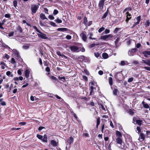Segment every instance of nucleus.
I'll list each match as a JSON object with an SVG mask.
<instances>
[{
	"label": "nucleus",
	"instance_id": "obj_8",
	"mask_svg": "<svg viewBox=\"0 0 150 150\" xmlns=\"http://www.w3.org/2000/svg\"><path fill=\"white\" fill-rule=\"evenodd\" d=\"M80 36L82 40L85 42L87 40L86 33L85 32H83L80 34Z\"/></svg>",
	"mask_w": 150,
	"mask_h": 150
},
{
	"label": "nucleus",
	"instance_id": "obj_58",
	"mask_svg": "<svg viewBox=\"0 0 150 150\" xmlns=\"http://www.w3.org/2000/svg\"><path fill=\"white\" fill-rule=\"evenodd\" d=\"M144 68L145 69L147 70L150 71V67H144Z\"/></svg>",
	"mask_w": 150,
	"mask_h": 150
},
{
	"label": "nucleus",
	"instance_id": "obj_7",
	"mask_svg": "<svg viewBox=\"0 0 150 150\" xmlns=\"http://www.w3.org/2000/svg\"><path fill=\"white\" fill-rule=\"evenodd\" d=\"M116 87L115 86L111 87V89L113 91V94L115 96H117L118 93H119V91Z\"/></svg>",
	"mask_w": 150,
	"mask_h": 150
},
{
	"label": "nucleus",
	"instance_id": "obj_12",
	"mask_svg": "<svg viewBox=\"0 0 150 150\" xmlns=\"http://www.w3.org/2000/svg\"><path fill=\"white\" fill-rule=\"evenodd\" d=\"M105 0H100L98 4V6L99 8L101 9H103V8L104 3Z\"/></svg>",
	"mask_w": 150,
	"mask_h": 150
},
{
	"label": "nucleus",
	"instance_id": "obj_11",
	"mask_svg": "<svg viewBox=\"0 0 150 150\" xmlns=\"http://www.w3.org/2000/svg\"><path fill=\"white\" fill-rule=\"evenodd\" d=\"M120 73V72L115 73L114 76L115 78L118 80H120L121 77V75Z\"/></svg>",
	"mask_w": 150,
	"mask_h": 150
},
{
	"label": "nucleus",
	"instance_id": "obj_40",
	"mask_svg": "<svg viewBox=\"0 0 150 150\" xmlns=\"http://www.w3.org/2000/svg\"><path fill=\"white\" fill-rule=\"evenodd\" d=\"M35 98L34 97H33V96H31L30 98V100L32 101H34V100H36V98L35 97Z\"/></svg>",
	"mask_w": 150,
	"mask_h": 150
},
{
	"label": "nucleus",
	"instance_id": "obj_49",
	"mask_svg": "<svg viewBox=\"0 0 150 150\" xmlns=\"http://www.w3.org/2000/svg\"><path fill=\"white\" fill-rule=\"evenodd\" d=\"M4 57L6 58L7 59H8L10 57V56L6 54H5L4 55Z\"/></svg>",
	"mask_w": 150,
	"mask_h": 150
},
{
	"label": "nucleus",
	"instance_id": "obj_14",
	"mask_svg": "<svg viewBox=\"0 0 150 150\" xmlns=\"http://www.w3.org/2000/svg\"><path fill=\"white\" fill-rule=\"evenodd\" d=\"M50 144L53 146L56 147L57 146L58 143V142H56L55 140H52L50 142Z\"/></svg>",
	"mask_w": 150,
	"mask_h": 150
},
{
	"label": "nucleus",
	"instance_id": "obj_57",
	"mask_svg": "<svg viewBox=\"0 0 150 150\" xmlns=\"http://www.w3.org/2000/svg\"><path fill=\"white\" fill-rule=\"evenodd\" d=\"M4 23H0V28L1 29H4V28H3V27L2 26Z\"/></svg>",
	"mask_w": 150,
	"mask_h": 150
},
{
	"label": "nucleus",
	"instance_id": "obj_47",
	"mask_svg": "<svg viewBox=\"0 0 150 150\" xmlns=\"http://www.w3.org/2000/svg\"><path fill=\"white\" fill-rule=\"evenodd\" d=\"M94 55L96 57H98L100 56V54L98 52H95Z\"/></svg>",
	"mask_w": 150,
	"mask_h": 150
},
{
	"label": "nucleus",
	"instance_id": "obj_29",
	"mask_svg": "<svg viewBox=\"0 0 150 150\" xmlns=\"http://www.w3.org/2000/svg\"><path fill=\"white\" fill-rule=\"evenodd\" d=\"M29 45H28L26 44V45H24L23 46L22 48L23 49L27 50V49H28L29 48Z\"/></svg>",
	"mask_w": 150,
	"mask_h": 150
},
{
	"label": "nucleus",
	"instance_id": "obj_15",
	"mask_svg": "<svg viewBox=\"0 0 150 150\" xmlns=\"http://www.w3.org/2000/svg\"><path fill=\"white\" fill-rule=\"evenodd\" d=\"M142 63L146 64L147 65L150 66V59H146V60H142Z\"/></svg>",
	"mask_w": 150,
	"mask_h": 150
},
{
	"label": "nucleus",
	"instance_id": "obj_44",
	"mask_svg": "<svg viewBox=\"0 0 150 150\" xmlns=\"http://www.w3.org/2000/svg\"><path fill=\"white\" fill-rule=\"evenodd\" d=\"M33 28L38 33L40 31L37 28V27L35 26H34L33 27Z\"/></svg>",
	"mask_w": 150,
	"mask_h": 150
},
{
	"label": "nucleus",
	"instance_id": "obj_52",
	"mask_svg": "<svg viewBox=\"0 0 150 150\" xmlns=\"http://www.w3.org/2000/svg\"><path fill=\"white\" fill-rule=\"evenodd\" d=\"M141 46V45L140 43H138L137 44L136 47L137 48H138Z\"/></svg>",
	"mask_w": 150,
	"mask_h": 150
},
{
	"label": "nucleus",
	"instance_id": "obj_3",
	"mask_svg": "<svg viewBox=\"0 0 150 150\" xmlns=\"http://www.w3.org/2000/svg\"><path fill=\"white\" fill-rule=\"evenodd\" d=\"M113 37V36L111 34H109L107 35L102 36L100 37V39L104 40L107 41L110 40Z\"/></svg>",
	"mask_w": 150,
	"mask_h": 150
},
{
	"label": "nucleus",
	"instance_id": "obj_64",
	"mask_svg": "<svg viewBox=\"0 0 150 150\" xmlns=\"http://www.w3.org/2000/svg\"><path fill=\"white\" fill-rule=\"evenodd\" d=\"M119 40V38H117L116 40L115 41V45H116L117 44Z\"/></svg>",
	"mask_w": 150,
	"mask_h": 150
},
{
	"label": "nucleus",
	"instance_id": "obj_31",
	"mask_svg": "<svg viewBox=\"0 0 150 150\" xmlns=\"http://www.w3.org/2000/svg\"><path fill=\"white\" fill-rule=\"evenodd\" d=\"M55 21L56 22L58 23H61L62 22V20L59 19L58 18H57L55 20Z\"/></svg>",
	"mask_w": 150,
	"mask_h": 150
},
{
	"label": "nucleus",
	"instance_id": "obj_9",
	"mask_svg": "<svg viewBox=\"0 0 150 150\" xmlns=\"http://www.w3.org/2000/svg\"><path fill=\"white\" fill-rule=\"evenodd\" d=\"M142 54L144 55L146 57H148V55H150V49H148L147 50L143 51Z\"/></svg>",
	"mask_w": 150,
	"mask_h": 150
},
{
	"label": "nucleus",
	"instance_id": "obj_13",
	"mask_svg": "<svg viewBox=\"0 0 150 150\" xmlns=\"http://www.w3.org/2000/svg\"><path fill=\"white\" fill-rule=\"evenodd\" d=\"M126 21L127 23L130 20L131 18V15L129 14L128 12H127L126 13Z\"/></svg>",
	"mask_w": 150,
	"mask_h": 150
},
{
	"label": "nucleus",
	"instance_id": "obj_53",
	"mask_svg": "<svg viewBox=\"0 0 150 150\" xmlns=\"http://www.w3.org/2000/svg\"><path fill=\"white\" fill-rule=\"evenodd\" d=\"M66 38L67 39H68V40H70L71 39V36L70 35H67L66 36Z\"/></svg>",
	"mask_w": 150,
	"mask_h": 150
},
{
	"label": "nucleus",
	"instance_id": "obj_6",
	"mask_svg": "<svg viewBox=\"0 0 150 150\" xmlns=\"http://www.w3.org/2000/svg\"><path fill=\"white\" fill-rule=\"evenodd\" d=\"M71 50L73 52H77L80 51V50L78 47L76 46H72L69 47Z\"/></svg>",
	"mask_w": 150,
	"mask_h": 150
},
{
	"label": "nucleus",
	"instance_id": "obj_19",
	"mask_svg": "<svg viewBox=\"0 0 150 150\" xmlns=\"http://www.w3.org/2000/svg\"><path fill=\"white\" fill-rule=\"evenodd\" d=\"M142 103L144 107L146 108H149V106L147 103H146L145 102L143 101L142 102Z\"/></svg>",
	"mask_w": 150,
	"mask_h": 150
},
{
	"label": "nucleus",
	"instance_id": "obj_63",
	"mask_svg": "<svg viewBox=\"0 0 150 150\" xmlns=\"http://www.w3.org/2000/svg\"><path fill=\"white\" fill-rule=\"evenodd\" d=\"M11 73L10 71H7L6 73V74L8 76H9L10 75H11Z\"/></svg>",
	"mask_w": 150,
	"mask_h": 150
},
{
	"label": "nucleus",
	"instance_id": "obj_22",
	"mask_svg": "<svg viewBox=\"0 0 150 150\" xmlns=\"http://www.w3.org/2000/svg\"><path fill=\"white\" fill-rule=\"evenodd\" d=\"M128 64L127 61H123L121 62L120 64L121 66H124L125 65H127Z\"/></svg>",
	"mask_w": 150,
	"mask_h": 150
},
{
	"label": "nucleus",
	"instance_id": "obj_56",
	"mask_svg": "<svg viewBox=\"0 0 150 150\" xmlns=\"http://www.w3.org/2000/svg\"><path fill=\"white\" fill-rule=\"evenodd\" d=\"M45 128V127L42 126L39 127L38 129V130L39 131H40L42 129Z\"/></svg>",
	"mask_w": 150,
	"mask_h": 150
},
{
	"label": "nucleus",
	"instance_id": "obj_59",
	"mask_svg": "<svg viewBox=\"0 0 150 150\" xmlns=\"http://www.w3.org/2000/svg\"><path fill=\"white\" fill-rule=\"evenodd\" d=\"M18 31H19L21 33L22 32V29L20 27H19L18 28Z\"/></svg>",
	"mask_w": 150,
	"mask_h": 150
},
{
	"label": "nucleus",
	"instance_id": "obj_61",
	"mask_svg": "<svg viewBox=\"0 0 150 150\" xmlns=\"http://www.w3.org/2000/svg\"><path fill=\"white\" fill-rule=\"evenodd\" d=\"M133 63L135 64H139V62L138 61H134Z\"/></svg>",
	"mask_w": 150,
	"mask_h": 150
},
{
	"label": "nucleus",
	"instance_id": "obj_50",
	"mask_svg": "<svg viewBox=\"0 0 150 150\" xmlns=\"http://www.w3.org/2000/svg\"><path fill=\"white\" fill-rule=\"evenodd\" d=\"M108 14V13L107 12H106L104 14L103 16V18H105L106 17V16H107Z\"/></svg>",
	"mask_w": 150,
	"mask_h": 150
},
{
	"label": "nucleus",
	"instance_id": "obj_17",
	"mask_svg": "<svg viewBox=\"0 0 150 150\" xmlns=\"http://www.w3.org/2000/svg\"><path fill=\"white\" fill-rule=\"evenodd\" d=\"M73 138L72 137H70L69 139L67 141V142L69 145H70L73 142Z\"/></svg>",
	"mask_w": 150,
	"mask_h": 150
},
{
	"label": "nucleus",
	"instance_id": "obj_33",
	"mask_svg": "<svg viewBox=\"0 0 150 150\" xmlns=\"http://www.w3.org/2000/svg\"><path fill=\"white\" fill-rule=\"evenodd\" d=\"M142 121L140 120H137L136 123H137L139 125H141L142 124Z\"/></svg>",
	"mask_w": 150,
	"mask_h": 150
},
{
	"label": "nucleus",
	"instance_id": "obj_42",
	"mask_svg": "<svg viewBox=\"0 0 150 150\" xmlns=\"http://www.w3.org/2000/svg\"><path fill=\"white\" fill-rule=\"evenodd\" d=\"M48 18L51 20H54V17L52 15H49Z\"/></svg>",
	"mask_w": 150,
	"mask_h": 150
},
{
	"label": "nucleus",
	"instance_id": "obj_35",
	"mask_svg": "<svg viewBox=\"0 0 150 150\" xmlns=\"http://www.w3.org/2000/svg\"><path fill=\"white\" fill-rule=\"evenodd\" d=\"M105 29V28L104 27H102L101 28H100L98 30V32L99 33H100L101 32L104 30Z\"/></svg>",
	"mask_w": 150,
	"mask_h": 150
},
{
	"label": "nucleus",
	"instance_id": "obj_62",
	"mask_svg": "<svg viewBox=\"0 0 150 150\" xmlns=\"http://www.w3.org/2000/svg\"><path fill=\"white\" fill-rule=\"evenodd\" d=\"M98 73L99 75H101L103 74V71H102L101 70H100L98 72Z\"/></svg>",
	"mask_w": 150,
	"mask_h": 150
},
{
	"label": "nucleus",
	"instance_id": "obj_2",
	"mask_svg": "<svg viewBox=\"0 0 150 150\" xmlns=\"http://www.w3.org/2000/svg\"><path fill=\"white\" fill-rule=\"evenodd\" d=\"M39 8V6L37 5L32 4L31 5V9L32 11V14L33 15L36 13Z\"/></svg>",
	"mask_w": 150,
	"mask_h": 150
},
{
	"label": "nucleus",
	"instance_id": "obj_32",
	"mask_svg": "<svg viewBox=\"0 0 150 150\" xmlns=\"http://www.w3.org/2000/svg\"><path fill=\"white\" fill-rule=\"evenodd\" d=\"M1 67L2 69H5L4 66H5V63L3 62H1Z\"/></svg>",
	"mask_w": 150,
	"mask_h": 150
},
{
	"label": "nucleus",
	"instance_id": "obj_26",
	"mask_svg": "<svg viewBox=\"0 0 150 150\" xmlns=\"http://www.w3.org/2000/svg\"><path fill=\"white\" fill-rule=\"evenodd\" d=\"M94 89V88L92 86H91L90 87V95H91L92 94V93L94 92L93 90Z\"/></svg>",
	"mask_w": 150,
	"mask_h": 150
},
{
	"label": "nucleus",
	"instance_id": "obj_51",
	"mask_svg": "<svg viewBox=\"0 0 150 150\" xmlns=\"http://www.w3.org/2000/svg\"><path fill=\"white\" fill-rule=\"evenodd\" d=\"M57 54L59 55V56H65L64 55H63V54H62L59 51H58L57 52Z\"/></svg>",
	"mask_w": 150,
	"mask_h": 150
},
{
	"label": "nucleus",
	"instance_id": "obj_16",
	"mask_svg": "<svg viewBox=\"0 0 150 150\" xmlns=\"http://www.w3.org/2000/svg\"><path fill=\"white\" fill-rule=\"evenodd\" d=\"M93 35V34L91 32H90L89 33L88 35V36L89 37V38L90 39H92V40H96V38H92V36Z\"/></svg>",
	"mask_w": 150,
	"mask_h": 150
},
{
	"label": "nucleus",
	"instance_id": "obj_18",
	"mask_svg": "<svg viewBox=\"0 0 150 150\" xmlns=\"http://www.w3.org/2000/svg\"><path fill=\"white\" fill-rule=\"evenodd\" d=\"M29 71L28 69H26L25 71V76L27 78L29 76Z\"/></svg>",
	"mask_w": 150,
	"mask_h": 150
},
{
	"label": "nucleus",
	"instance_id": "obj_30",
	"mask_svg": "<svg viewBox=\"0 0 150 150\" xmlns=\"http://www.w3.org/2000/svg\"><path fill=\"white\" fill-rule=\"evenodd\" d=\"M102 57L104 59H107L108 57V55L106 53H103L102 54Z\"/></svg>",
	"mask_w": 150,
	"mask_h": 150
},
{
	"label": "nucleus",
	"instance_id": "obj_48",
	"mask_svg": "<svg viewBox=\"0 0 150 150\" xmlns=\"http://www.w3.org/2000/svg\"><path fill=\"white\" fill-rule=\"evenodd\" d=\"M110 30L108 29H106L105 31L103 32V33H105V34H108L110 33Z\"/></svg>",
	"mask_w": 150,
	"mask_h": 150
},
{
	"label": "nucleus",
	"instance_id": "obj_45",
	"mask_svg": "<svg viewBox=\"0 0 150 150\" xmlns=\"http://www.w3.org/2000/svg\"><path fill=\"white\" fill-rule=\"evenodd\" d=\"M58 13V11L56 9H54L53 11V14L54 15H56Z\"/></svg>",
	"mask_w": 150,
	"mask_h": 150
},
{
	"label": "nucleus",
	"instance_id": "obj_21",
	"mask_svg": "<svg viewBox=\"0 0 150 150\" xmlns=\"http://www.w3.org/2000/svg\"><path fill=\"white\" fill-rule=\"evenodd\" d=\"M116 136L117 137H121L122 136L121 133L119 131H116Z\"/></svg>",
	"mask_w": 150,
	"mask_h": 150
},
{
	"label": "nucleus",
	"instance_id": "obj_20",
	"mask_svg": "<svg viewBox=\"0 0 150 150\" xmlns=\"http://www.w3.org/2000/svg\"><path fill=\"white\" fill-rule=\"evenodd\" d=\"M40 17L41 19L43 20L45 19H47V18L46 17L45 15L43 13H41L40 14Z\"/></svg>",
	"mask_w": 150,
	"mask_h": 150
},
{
	"label": "nucleus",
	"instance_id": "obj_54",
	"mask_svg": "<svg viewBox=\"0 0 150 150\" xmlns=\"http://www.w3.org/2000/svg\"><path fill=\"white\" fill-rule=\"evenodd\" d=\"M50 24L52 25V26H53L54 27H56L57 26L56 24H55V23H54V22H50Z\"/></svg>",
	"mask_w": 150,
	"mask_h": 150
},
{
	"label": "nucleus",
	"instance_id": "obj_25",
	"mask_svg": "<svg viewBox=\"0 0 150 150\" xmlns=\"http://www.w3.org/2000/svg\"><path fill=\"white\" fill-rule=\"evenodd\" d=\"M58 31L64 32L67 31L68 29L66 28H59L58 29Z\"/></svg>",
	"mask_w": 150,
	"mask_h": 150
},
{
	"label": "nucleus",
	"instance_id": "obj_34",
	"mask_svg": "<svg viewBox=\"0 0 150 150\" xmlns=\"http://www.w3.org/2000/svg\"><path fill=\"white\" fill-rule=\"evenodd\" d=\"M13 4L14 7L16 8L17 6V1L16 0H15L13 1Z\"/></svg>",
	"mask_w": 150,
	"mask_h": 150
},
{
	"label": "nucleus",
	"instance_id": "obj_23",
	"mask_svg": "<svg viewBox=\"0 0 150 150\" xmlns=\"http://www.w3.org/2000/svg\"><path fill=\"white\" fill-rule=\"evenodd\" d=\"M47 135L46 134H45L44 135L43 138L42 139V141L43 142H47Z\"/></svg>",
	"mask_w": 150,
	"mask_h": 150
},
{
	"label": "nucleus",
	"instance_id": "obj_39",
	"mask_svg": "<svg viewBox=\"0 0 150 150\" xmlns=\"http://www.w3.org/2000/svg\"><path fill=\"white\" fill-rule=\"evenodd\" d=\"M37 137H38L39 139H41L43 138V136L40 135L38 134L37 135Z\"/></svg>",
	"mask_w": 150,
	"mask_h": 150
},
{
	"label": "nucleus",
	"instance_id": "obj_37",
	"mask_svg": "<svg viewBox=\"0 0 150 150\" xmlns=\"http://www.w3.org/2000/svg\"><path fill=\"white\" fill-rule=\"evenodd\" d=\"M145 27H147L150 25V22L149 21H146V23L145 24Z\"/></svg>",
	"mask_w": 150,
	"mask_h": 150
},
{
	"label": "nucleus",
	"instance_id": "obj_5",
	"mask_svg": "<svg viewBox=\"0 0 150 150\" xmlns=\"http://www.w3.org/2000/svg\"><path fill=\"white\" fill-rule=\"evenodd\" d=\"M37 35L39 37L42 39H47L48 38L46 34L42 33L40 31L37 33Z\"/></svg>",
	"mask_w": 150,
	"mask_h": 150
},
{
	"label": "nucleus",
	"instance_id": "obj_1",
	"mask_svg": "<svg viewBox=\"0 0 150 150\" xmlns=\"http://www.w3.org/2000/svg\"><path fill=\"white\" fill-rule=\"evenodd\" d=\"M116 142L117 144H118L117 146L118 147L122 149L124 148L123 146H122V140L121 137H117L116 139Z\"/></svg>",
	"mask_w": 150,
	"mask_h": 150
},
{
	"label": "nucleus",
	"instance_id": "obj_24",
	"mask_svg": "<svg viewBox=\"0 0 150 150\" xmlns=\"http://www.w3.org/2000/svg\"><path fill=\"white\" fill-rule=\"evenodd\" d=\"M109 83L111 87L112 86L113 84V79L111 77H110L109 78Z\"/></svg>",
	"mask_w": 150,
	"mask_h": 150
},
{
	"label": "nucleus",
	"instance_id": "obj_46",
	"mask_svg": "<svg viewBox=\"0 0 150 150\" xmlns=\"http://www.w3.org/2000/svg\"><path fill=\"white\" fill-rule=\"evenodd\" d=\"M134 78L133 77H131L129 78L128 80V82H132Z\"/></svg>",
	"mask_w": 150,
	"mask_h": 150
},
{
	"label": "nucleus",
	"instance_id": "obj_55",
	"mask_svg": "<svg viewBox=\"0 0 150 150\" xmlns=\"http://www.w3.org/2000/svg\"><path fill=\"white\" fill-rule=\"evenodd\" d=\"M14 34V32H12L10 33H8V36L9 37H11Z\"/></svg>",
	"mask_w": 150,
	"mask_h": 150
},
{
	"label": "nucleus",
	"instance_id": "obj_4",
	"mask_svg": "<svg viewBox=\"0 0 150 150\" xmlns=\"http://www.w3.org/2000/svg\"><path fill=\"white\" fill-rule=\"evenodd\" d=\"M137 50V49L136 48L129 50L128 52V55L130 56H133L134 55Z\"/></svg>",
	"mask_w": 150,
	"mask_h": 150
},
{
	"label": "nucleus",
	"instance_id": "obj_41",
	"mask_svg": "<svg viewBox=\"0 0 150 150\" xmlns=\"http://www.w3.org/2000/svg\"><path fill=\"white\" fill-rule=\"evenodd\" d=\"M4 16L6 18H9L11 17V14H6L4 15Z\"/></svg>",
	"mask_w": 150,
	"mask_h": 150
},
{
	"label": "nucleus",
	"instance_id": "obj_27",
	"mask_svg": "<svg viewBox=\"0 0 150 150\" xmlns=\"http://www.w3.org/2000/svg\"><path fill=\"white\" fill-rule=\"evenodd\" d=\"M87 22L88 21L87 20V18L86 17L84 16V18H83V23L85 25H87Z\"/></svg>",
	"mask_w": 150,
	"mask_h": 150
},
{
	"label": "nucleus",
	"instance_id": "obj_36",
	"mask_svg": "<svg viewBox=\"0 0 150 150\" xmlns=\"http://www.w3.org/2000/svg\"><path fill=\"white\" fill-rule=\"evenodd\" d=\"M11 62L12 64H16V61L15 60V59L14 58H11Z\"/></svg>",
	"mask_w": 150,
	"mask_h": 150
},
{
	"label": "nucleus",
	"instance_id": "obj_28",
	"mask_svg": "<svg viewBox=\"0 0 150 150\" xmlns=\"http://www.w3.org/2000/svg\"><path fill=\"white\" fill-rule=\"evenodd\" d=\"M140 137L141 139H142V140H144V139L145 136L143 133H141L140 134V137L139 138V139H140Z\"/></svg>",
	"mask_w": 150,
	"mask_h": 150
},
{
	"label": "nucleus",
	"instance_id": "obj_38",
	"mask_svg": "<svg viewBox=\"0 0 150 150\" xmlns=\"http://www.w3.org/2000/svg\"><path fill=\"white\" fill-rule=\"evenodd\" d=\"M59 79L60 80H62L63 81H64L65 80V77L64 76H59Z\"/></svg>",
	"mask_w": 150,
	"mask_h": 150
},
{
	"label": "nucleus",
	"instance_id": "obj_10",
	"mask_svg": "<svg viewBox=\"0 0 150 150\" xmlns=\"http://www.w3.org/2000/svg\"><path fill=\"white\" fill-rule=\"evenodd\" d=\"M13 52L14 53V56L17 59H19L20 57L18 52L16 50H13Z\"/></svg>",
	"mask_w": 150,
	"mask_h": 150
},
{
	"label": "nucleus",
	"instance_id": "obj_43",
	"mask_svg": "<svg viewBox=\"0 0 150 150\" xmlns=\"http://www.w3.org/2000/svg\"><path fill=\"white\" fill-rule=\"evenodd\" d=\"M100 123V118H98L97 119V125H99Z\"/></svg>",
	"mask_w": 150,
	"mask_h": 150
},
{
	"label": "nucleus",
	"instance_id": "obj_60",
	"mask_svg": "<svg viewBox=\"0 0 150 150\" xmlns=\"http://www.w3.org/2000/svg\"><path fill=\"white\" fill-rule=\"evenodd\" d=\"M129 114H130L131 115H133V114L134 113V112H133V111L131 110H130L129 111Z\"/></svg>",
	"mask_w": 150,
	"mask_h": 150
}]
</instances>
